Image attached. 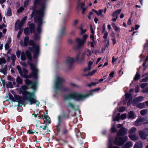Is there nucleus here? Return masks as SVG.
<instances>
[{"label": "nucleus", "mask_w": 148, "mask_h": 148, "mask_svg": "<svg viewBox=\"0 0 148 148\" xmlns=\"http://www.w3.org/2000/svg\"><path fill=\"white\" fill-rule=\"evenodd\" d=\"M32 52H34L33 58L34 59H36L38 58L40 52L39 47H36V48L33 49V51Z\"/></svg>", "instance_id": "11"}, {"label": "nucleus", "mask_w": 148, "mask_h": 148, "mask_svg": "<svg viewBox=\"0 0 148 148\" xmlns=\"http://www.w3.org/2000/svg\"><path fill=\"white\" fill-rule=\"evenodd\" d=\"M126 115L125 113L121 114L120 117V118L122 120H124L126 118Z\"/></svg>", "instance_id": "49"}, {"label": "nucleus", "mask_w": 148, "mask_h": 148, "mask_svg": "<svg viewBox=\"0 0 148 148\" xmlns=\"http://www.w3.org/2000/svg\"><path fill=\"white\" fill-rule=\"evenodd\" d=\"M35 25L34 23H31L29 25V30L30 33H34L35 32Z\"/></svg>", "instance_id": "17"}, {"label": "nucleus", "mask_w": 148, "mask_h": 148, "mask_svg": "<svg viewBox=\"0 0 148 148\" xmlns=\"http://www.w3.org/2000/svg\"><path fill=\"white\" fill-rule=\"evenodd\" d=\"M138 134L139 136L143 140H145L147 138V136L144 130L140 131Z\"/></svg>", "instance_id": "16"}, {"label": "nucleus", "mask_w": 148, "mask_h": 148, "mask_svg": "<svg viewBox=\"0 0 148 148\" xmlns=\"http://www.w3.org/2000/svg\"><path fill=\"white\" fill-rule=\"evenodd\" d=\"M6 63V60L4 57L0 58V65L2 64H5Z\"/></svg>", "instance_id": "40"}, {"label": "nucleus", "mask_w": 148, "mask_h": 148, "mask_svg": "<svg viewBox=\"0 0 148 148\" xmlns=\"http://www.w3.org/2000/svg\"><path fill=\"white\" fill-rule=\"evenodd\" d=\"M108 33L106 32L103 36V38L104 39V41L106 42L107 41V38L108 36Z\"/></svg>", "instance_id": "47"}, {"label": "nucleus", "mask_w": 148, "mask_h": 148, "mask_svg": "<svg viewBox=\"0 0 148 148\" xmlns=\"http://www.w3.org/2000/svg\"><path fill=\"white\" fill-rule=\"evenodd\" d=\"M79 53H78L76 55L75 60L73 57H68L69 59L66 60V64H69L70 65V68L72 67V64L75 61L79 63H82L84 59V55H82L80 58H79Z\"/></svg>", "instance_id": "8"}, {"label": "nucleus", "mask_w": 148, "mask_h": 148, "mask_svg": "<svg viewBox=\"0 0 148 148\" xmlns=\"http://www.w3.org/2000/svg\"><path fill=\"white\" fill-rule=\"evenodd\" d=\"M14 78L11 75H8L7 77V79L8 80L11 81L14 80Z\"/></svg>", "instance_id": "48"}, {"label": "nucleus", "mask_w": 148, "mask_h": 148, "mask_svg": "<svg viewBox=\"0 0 148 148\" xmlns=\"http://www.w3.org/2000/svg\"><path fill=\"white\" fill-rule=\"evenodd\" d=\"M76 40L77 43V47L78 48H80L84 46V44L85 42L84 40L78 38Z\"/></svg>", "instance_id": "15"}, {"label": "nucleus", "mask_w": 148, "mask_h": 148, "mask_svg": "<svg viewBox=\"0 0 148 148\" xmlns=\"http://www.w3.org/2000/svg\"><path fill=\"white\" fill-rule=\"evenodd\" d=\"M140 90V87L139 86L137 85L135 88V92L136 93H138Z\"/></svg>", "instance_id": "56"}, {"label": "nucleus", "mask_w": 148, "mask_h": 148, "mask_svg": "<svg viewBox=\"0 0 148 148\" xmlns=\"http://www.w3.org/2000/svg\"><path fill=\"white\" fill-rule=\"evenodd\" d=\"M24 10V9L23 7H20L17 10V13H20L21 12Z\"/></svg>", "instance_id": "44"}, {"label": "nucleus", "mask_w": 148, "mask_h": 148, "mask_svg": "<svg viewBox=\"0 0 148 148\" xmlns=\"http://www.w3.org/2000/svg\"><path fill=\"white\" fill-rule=\"evenodd\" d=\"M128 136L129 138L133 141H135L138 140L137 137L135 135L129 134Z\"/></svg>", "instance_id": "27"}, {"label": "nucleus", "mask_w": 148, "mask_h": 148, "mask_svg": "<svg viewBox=\"0 0 148 148\" xmlns=\"http://www.w3.org/2000/svg\"><path fill=\"white\" fill-rule=\"evenodd\" d=\"M11 58L12 60H16V56L13 53L11 54Z\"/></svg>", "instance_id": "58"}, {"label": "nucleus", "mask_w": 148, "mask_h": 148, "mask_svg": "<svg viewBox=\"0 0 148 148\" xmlns=\"http://www.w3.org/2000/svg\"><path fill=\"white\" fill-rule=\"evenodd\" d=\"M46 0H45L44 2L41 3L40 8L38 10L36 9L38 5L34 3L33 6L30 7V9L33 11L30 16L31 18H32L34 16L45 13L46 8Z\"/></svg>", "instance_id": "4"}, {"label": "nucleus", "mask_w": 148, "mask_h": 148, "mask_svg": "<svg viewBox=\"0 0 148 148\" xmlns=\"http://www.w3.org/2000/svg\"><path fill=\"white\" fill-rule=\"evenodd\" d=\"M143 97L142 96H139L136 97V99L133 100V102L136 103L137 102H141L143 100Z\"/></svg>", "instance_id": "26"}, {"label": "nucleus", "mask_w": 148, "mask_h": 148, "mask_svg": "<svg viewBox=\"0 0 148 148\" xmlns=\"http://www.w3.org/2000/svg\"><path fill=\"white\" fill-rule=\"evenodd\" d=\"M148 81V76L142 79L141 82H146Z\"/></svg>", "instance_id": "59"}, {"label": "nucleus", "mask_w": 148, "mask_h": 148, "mask_svg": "<svg viewBox=\"0 0 148 148\" xmlns=\"http://www.w3.org/2000/svg\"><path fill=\"white\" fill-rule=\"evenodd\" d=\"M8 96L9 97V99L12 100L13 101L14 97H13V95L10 93H8Z\"/></svg>", "instance_id": "52"}, {"label": "nucleus", "mask_w": 148, "mask_h": 148, "mask_svg": "<svg viewBox=\"0 0 148 148\" xmlns=\"http://www.w3.org/2000/svg\"><path fill=\"white\" fill-rule=\"evenodd\" d=\"M92 62L91 61H90L88 63V70H90L91 69V66L92 64Z\"/></svg>", "instance_id": "61"}, {"label": "nucleus", "mask_w": 148, "mask_h": 148, "mask_svg": "<svg viewBox=\"0 0 148 148\" xmlns=\"http://www.w3.org/2000/svg\"><path fill=\"white\" fill-rule=\"evenodd\" d=\"M114 71H112L111 72V73H110L109 77L111 79L114 77Z\"/></svg>", "instance_id": "53"}, {"label": "nucleus", "mask_w": 148, "mask_h": 148, "mask_svg": "<svg viewBox=\"0 0 148 148\" xmlns=\"http://www.w3.org/2000/svg\"><path fill=\"white\" fill-rule=\"evenodd\" d=\"M99 83V82H92L90 84H87V86L89 87H91L92 86H95L97 84Z\"/></svg>", "instance_id": "41"}, {"label": "nucleus", "mask_w": 148, "mask_h": 148, "mask_svg": "<svg viewBox=\"0 0 148 148\" xmlns=\"http://www.w3.org/2000/svg\"><path fill=\"white\" fill-rule=\"evenodd\" d=\"M126 144L129 148L131 147L133 145V144L131 141H128L126 142Z\"/></svg>", "instance_id": "50"}, {"label": "nucleus", "mask_w": 148, "mask_h": 148, "mask_svg": "<svg viewBox=\"0 0 148 148\" xmlns=\"http://www.w3.org/2000/svg\"><path fill=\"white\" fill-rule=\"evenodd\" d=\"M147 112V110L144 109L141 110L140 111V114L142 115H144Z\"/></svg>", "instance_id": "45"}, {"label": "nucleus", "mask_w": 148, "mask_h": 148, "mask_svg": "<svg viewBox=\"0 0 148 148\" xmlns=\"http://www.w3.org/2000/svg\"><path fill=\"white\" fill-rule=\"evenodd\" d=\"M45 13L34 16V20L35 23H38L36 28L37 32L38 33H41L42 25L43 24V18Z\"/></svg>", "instance_id": "7"}, {"label": "nucleus", "mask_w": 148, "mask_h": 148, "mask_svg": "<svg viewBox=\"0 0 148 148\" xmlns=\"http://www.w3.org/2000/svg\"><path fill=\"white\" fill-rule=\"evenodd\" d=\"M41 33H38L37 32V33H36L35 32L34 33V39L35 40H37L40 39V36L39 35Z\"/></svg>", "instance_id": "30"}, {"label": "nucleus", "mask_w": 148, "mask_h": 148, "mask_svg": "<svg viewBox=\"0 0 148 148\" xmlns=\"http://www.w3.org/2000/svg\"><path fill=\"white\" fill-rule=\"evenodd\" d=\"M45 1V0H35L34 3L38 5H40V6L41 3Z\"/></svg>", "instance_id": "29"}, {"label": "nucleus", "mask_w": 148, "mask_h": 148, "mask_svg": "<svg viewBox=\"0 0 148 148\" xmlns=\"http://www.w3.org/2000/svg\"><path fill=\"white\" fill-rule=\"evenodd\" d=\"M10 47L9 46V44L6 43L5 45V50H8L10 48Z\"/></svg>", "instance_id": "62"}, {"label": "nucleus", "mask_w": 148, "mask_h": 148, "mask_svg": "<svg viewBox=\"0 0 148 148\" xmlns=\"http://www.w3.org/2000/svg\"><path fill=\"white\" fill-rule=\"evenodd\" d=\"M23 32V30H20L19 32H18L17 36V38H19L20 36H21V34Z\"/></svg>", "instance_id": "57"}, {"label": "nucleus", "mask_w": 148, "mask_h": 148, "mask_svg": "<svg viewBox=\"0 0 148 148\" xmlns=\"http://www.w3.org/2000/svg\"><path fill=\"white\" fill-rule=\"evenodd\" d=\"M131 95V93H126L125 94V100L127 101L130 98Z\"/></svg>", "instance_id": "42"}, {"label": "nucleus", "mask_w": 148, "mask_h": 148, "mask_svg": "<svg viewBox=\"0 0 148 148\" xmlns=\"http://www.w3.org/2000/svg\"><path fill=\"white\" fill-rule=\"evenodd\" d=\"M89 95L88 94H83L74 91L70 94L64 95V100L72 99L76 101H79L84 100Z\"/></svg>", "instance_id": "3"}, {"label": "nucleus", "mask_w": 148, "mask_h": 148, "mask_svg": "<svg viewBox=\"0 0 148 148\" xmlns=\"http://www.w3.org/2000/svg\"><path fill=\"white\" fill-rule=\"evenodd\" d=\"M6 87L8 88H13V85L11 82H9L8 83L6 84Z\"/></svg>", "instance_id": "33"}, {"label": "nucleus", "mask_w": 148, "mask_h": 148, "mask_svg": "<svg viewBox=\"0 0 148 148\" xmlns=\"http://www.w3.org/2000/svg\"><path fill=\"white\" fill-rule=\"evenodd\" d=\"M43 119L45 123L49 124L51 123V120L50 118L48 115H44Z\"/></svg>", "instance_id": "18"}, {"label": "nucleus", "mask_w": 148, "mask_h": 148, "mask_svg": "<svg viewBox=\"0 0 148 148\" xmlns=\"http://www.w3.org/2000/svg\"><path fill=\"white\" fill-rule=\"evenodd\" d=\"M29 45L32 46V47H28V49L31 52H32L33 49H35L36 47H39L38 45H36L34 41L32 40H29Z\"/></svg>", "instance_id": "12"}, {"label": "nucleus", "mask_w": 148, "mask_h": 148, "mask_svg": "<svg viewBox=\"0 0 148 148\" xmlns=\"http://www.w3.org/2000/svg\"><path fill=\"white\" fill-rule=\"evenodd\" d=\"M145 119L144 118L138 117L137 120L135 121V125L138 126L139 125V123L145 121Z\"/></svg>", "instance_id": "22"}, {"label": "nucleus", "mask_w": 148, "mask_h": 148, "mask_svg": "<svg viewBox=\"0 0 148 148\" xmlns=\"http://www.w3.org/2000/svg\"><path fill=\"white\" fill-rule=\"evenodd\" d=\"M128 114V116L129 119H133L134 117V114L133 111H130Z\"/></svg>", "instance_id": "28"}, {"label": "nucleus", "mask_w": 148, "mask_h": 148, "mask_svg": "<svg viewBox=\"0 0 148 148\" xmlns=\"http://www.w3.org/2000/svg\"><path fill=\"white\" fill-rule=\"evenodd\" d=\"M16 68L18 71L19 73L22 72L21 68L19 65H17L16 66Z\"/></svg>", "instance_id": "64"}, {"label": "nucleus", "mask_w": 148, "mask_h": 148, "mask_svg": "<svg viewBox=\"0 0 148 148\" xmlns=\"http://www.w3.org/2000/svg\"><path fill=\"white\" fill-rule=\"evenodd\" d=\"M25 53L27 59L30 61L29 62L31 63V62H32V61L31 53L29 51L27 50L25 51ZM27 62L28 63V62Z\"/></svg>", "instance_id": "19"}, {"label": "nucleus", "mask_w": 148, "mask_h": 148, "mask_svg": "<svg viewBox=\"0 0 148 148\" xmlns=\"http://www.w3.org/2000/svg\"><path fill=\"white\" fill-rule=\"evenodd\" d=\"M127 133V130L124 127H123L119 130L116 135L120 136H124L126 135Z\"/></svg>", "instance_id": "10"}, {"label": "nucleus", "mask_w": 148, "mask_h": 148, "mask_svg": "<svg viewBox=\"0 0 148 148\" xmlns=\"http://www.w3.org/2000/svg\"><path fill=\"white\" fill-rule=\"evenodd\" d=\"M21 59L22 61H25L26 59V57L24 51H23L21 53Z\"/></svg>", "instance_id": "31"}, {"label": "nucleus", "mask_w": 148, "mask_h": 148, "mask_svg": "<svg viewBox=\"0 0 148 148\" xmlns=\"http://www.w3.org/2000/svg\"><path fill=\"white\" fill-rule=\"evenodd\" d=\"M66 28L64 27H62L59 32V36L60 37L64 36L66 34Z\"/></svg>", "instance_id": "23"}, {"label": "nucleus", "mask_w": 148, "mask_h": 148, "mask_svg": "<svg viewBox=\"0 0 148 148\" xmlns=\"http://www.w3.org/2000/svg\"><path fill=\"white\" fill-rule=\"evenodd\" d=\"M97 71L96 70H95L92 71L91 72H89L87 74L84 75V76H88V75L92 76L94 75L96 72Z\"/></svg>", "instance_id": "36"}, {"label": "nucleus", "mask_w": 148, "mask_h": 148, "mask_svg": "<svg viewBox=\"0 0 148 148\" xmlns=\"http://www.w3.org/2000/svg\"><path fill=\"white\" fill-rule=\"evenodd\" d=\"M64 82V79L60 77H58L56 79L55 84V90L56 93L57 94L58 90H63L66 91L68 90V89L64 88L63 84Z\"/></svg>", "instance_id": "6"}, {"label": "nucleus", "mask_w": 148, "mask_h": 148, "mask_svg": "<svg viewBox=\"0 0 148 148\" xmlns=\"http://www.w3.org/2000/svg\"><path fill=\"white\" fill-rule=\"evenodd\" d=\"M121 12V9H118L113 13L112 14V16L113 17H116L117 18L118 17V15Z\"/></svg>", "instance_id": "25"}, {"label": "nucleus", "mask_w": 148, "mask_h": 148, "mask_svg": "<svg viewBox=\"0 0 148 148\" xmlns=\"http://www.w3.org/2000/svg\"><path fill=\"white\" fill-rule=\"evenodd\" d=\"M29 37L27 36H25L24 38V42L21 40L20 42L21 45L22 47L24 46L25 47L27 46L29 41Z\"/></svg>", "instance_id": "13"}, {"label": "nucleus", "mask_w": 148, "mask_h": 148, "mask_svg": "<svg viewBox=\"0 0 148 148\" xmlns=\"http://www.w3.org/2000/svg\"><path fill=\"white\" fill-rule=\"evenodd\" d=\"M136 130V129L135 127H132L129 131V133L131 134L132 133H134Z\"/></svg>", "instance_id": "37"}, {"label": "nucleus", "mask_w": 148, "mask_h": 148, "mask_svg": "<svg viewBox=\"0 0 148 148\" xmlns=\"http://www.w3.org/2000/svg\"><path fill=\"white\" fill-rule=\"evenodd\" d=\"M111 130L112 133H115L117 131V130L116 129L115 127L114 126L112 127Z\"/></svg>", "instance_id": "46"}, {"label": "nucleus", "mask_w": 148, "mask_h": 148, "mask_svg": "<svg viewBox=\"0 0 148 148\" xmlns=\"http://www.w3.org/2000/svg\"><path fill=\"white\" fill-rule=\"evenodd\" d=\"M148 84L147 83H142L140 84V87L141 88H144L148 85Z\"/></svg>", "instance_id": "55"}, {"label": "nucleus", "mask_w": 148, "mask_h": 148, "mask_svg": "<svg viewBox=\"0 0 148 148\" xmlns=\"http://www.w3.org/2000/svg\"><path fill=\"white\" fill-rule=\"evenodd\" d=\"M108 148H120L119 147L114 146H113L112 142L110 140H109V144L108 147Z\"/></svg>", "instance_id": "34"}, {"label": "nucleus", "mask_w": 148, "mask_h": 148, "mask_svg": "<svg viewBox=\"0 0 148 148\" xmlns=\"http://www.w3.org/2000/svg\"><path fill=\"white\" fill-rule=\"evenodd\" d=\"M6 15L8 16H11L12 15V10L10 7L8 8Z\"/></svg>", "instance_id": "32"}, {"label": "nucleus", "mask_w": 148, "mask_h": 148, "mask_svg": "<svg viewBox=\"0 0 148 148\" xmlns=\"http://www.w3.org/2000/svg\"><path fill=\"white\" fill-rule=\"evenodd\" d=\"M24 33L26 35H28L29 34V29L28 27L25 28L24 30Z\"/></svg>", "instance_id": "39"}, {"label": "nucleus", "mask_w": 148, "mask_h": 148, "mask_svg": "<svg viewBox=\"0 0 148 148\" xmlns=\"http://www.w3.org/2000/svg\"><path fill=\"white\" fill-rule=\"evenodd\" d=\"M145 105L144 103H139L137 105V107L140 109H142L145 107Z\"/></svg>", "instance_id": "38"}, {"label": "nucleus", "mask_w": 148, "mask_h": 148, "mask_svg": "<svg viewBox=\"0 0 148 148\" xmlns=\"http://www.w3.org/2000/svg\"><path fill=\"white\" fill-rule=\"evenodd\" d=\"M27 18V16H25L24 17L22 20H21V22H20L19 20H17L15 24V25L17 23V22H18V25L19 27H21L22 26H23L24 24L25 23L26 21V20Z\"/></svg>", "instance_id": "14"}, {"label": "nucleus", "mask_w": 148, "mask_h": 148, "mask_svg": "<svg viewBox=\"0 0 148 148\" xmlns=\"http://www.w3.org/2000/svg\"><path fill=\"white\" fill-rule=\"evenodd\" d=\"M16 56L18 58H19L21 54V52L19 50H17L16 53Z\"/></svg>", "instance_id": "63"}, {"label": "nucleus", "mask_w": 148, "mask_h": 148, "mask_svg": "<svg viewBox=\"0 0 148 148\" xmlns=\"http://www.w3.org/2000/svg\"><path fill=\"white\" fill-rule=\"evenodd\" d=\"M140 76V75L138 72H136V73L135 76L134 78V80L135 81H136L138 80L139 79Z\"/></svg>", "instance_id": "35"}, {"label": "nucleus", "mask_w": 148, "mask_h": 148, "mask_svg": "<svg viewBox=\"0 0 148 148\" xmlns=\"http://www.w3.org/2000/svg\"><path fill=\"white\" fill-rule=\"evenodd\" d=\"M128 138L127 136L122 137L116 135L114 141V144L116 145L121 146L126 142Z\"/></svg>", "instance_id": "9"}, {"label": "nucleus", "mask_w": 148, "mask_h": 148, "mask_svg": "<svg viewBox=\"0 0 148 148\" xmlns=\"http://www.w3.org/2000/svg\"><path fill=\"white\" fill-rule=\"evenodd\" d=\"M16 82L17 84L16 85V87H19V85L23 83V79L19 76H17L16 79Z\"/></svg>", "instance_id": "21"}, {"label": "nucleus", "mask_w": 148, "mask_h": 148, "mask_svg": "<svg viewBox=\"0 0 148 148\" xmlns=\"http://www.w3.org/2000/svg\"><path fill=\"white\" fill-rule=\"evenodd\" d=\"M28 64L30 66L32 72L29 75H27V74H24V78L26 79L25 81L26 85H24L21 86L19 90V93L23 95V99L27 100L30 102L31 105L36 103V105L39 106L40 102L36 100L34 98L35 97L34 93L30 92L27 90L29 89L28 86L30 85L31 86V88L33 90H35L36 89V82H33L28 79V78H31L32 77H34L35 79L37 78L38 70L33 63L28 62Z\"/></svg>", "instance_id": "1"}, {"label": "nucleus", "mask_w": 148, "mask_h": 148, "mask_svg": "<svg viewBox=\"0 0 148 148\" xmlns=\"http://www.w3.org/2000/svg\"><path fill=\"white\" fill-rule=\"evenodd\" d=\"M85 2H81L80 3V5L79 7H80L81 9L83 8H84V6H85Z\"/></svg>", "instance_id": "60"}, {"label": "nucleus", "mask_w": 148, "mask_h": 148, "mask_svg": "<svg viewBox=\"0 0 148 148\" xmlns=\"http://www.w3.org/2000/svg\"><path fill=\"white\" fill-rule=\"evenodd\" d=\"M120 117L119 115L116 116L115 118L113 119V121H119L120 119Z\"/></svg>", "instance_id": "51"}, {"label": "nucleus", "mask_w": 148, "mask_h": 148, "mask_svg": "<svg viewBox=\"0 0 148 148\" xmlns=\"http://www.w3.org/2000/svg\"><path fill=\"white\" fill-rule=\"evenodd\" d=\"M55 130L56 132V135L60 134L62 136H66L69 133V130L66 123H61V119L59 117V121L57 125L55 126Z\"/></svg>", "instance_id": "2"}, {"label": "nucleus", "mask_w": 148, "mask_h": 148, "mask_svg": "<svg viewBox=\"0 0 148 148\" xmlns=\"http://www.w3.org/2000/svg\"><path fill=\"white\" fill-rule=\"evenodd\" d=\"M14 96V100H13V101L15 102H17L18 103L19 102V101L21 99H23V97H21L19 96L18 95H15ZM24 100V99H23Z\"/></svg>", "instance_id": "24"}, {"label": "nucleus", "mask_w": 148, "mask_h": 148, "mask_svg": "<svg viewBox=\"0 0 148 148\" xmlns=\"http://www.w3.org/2000/svg\"><path fill=\"white\" fill-rule=\"evenodd\" d=\"M125 110V108L124 107H119V111L120 112H123Z\"/></svg>", "instance_id": "54"}, {"label": "nucleus", "mask_w": 148, "mask_h": 148, "mask_svg": "<svg viewBox=\"0 0 148 148\" xmlns=\"http://www.w3.org/2000/svg\"><path fill=\"white\" fill-rule=\"evenodd\" d=\"M7 69H5L3 68H2V70L0 71V72L3 73L4 75H5L7 74Z\"/></svg>", "instance_id": "43"}, {"label": "nucleus", "mask_w": 148, "mask_h": 148, "mask_svg": "<svg viewBox=\"0 0 148 148\" xmlns=\"http://www.w3.org/2000/svg\"><path fill=\"white\" fill-rule=\"evenodd\" d=\"M143 144L142 142L139 141L136 142L134 145L133 148H142Z\"/></svg>", "instance_id": "20"}, {"label": "nucleus", "mask_w": 148, "mask_h": 148, "mask_svg": "<svg viewBox=\"0 0 148 148\" xmlns=\"http://www.w3.org/2000/svg\"><path fill=\"white\" fill-rule=\"evenodd\" d=\"M66 110L68 112V113H66L64 111H63L62 112L61 115L58 116V121H59V117H60L61 119V121L62 119H68L70 118V116L69 113L72 112V110H71V108L73 110H74L75 108V104L71 102H68L66 106H65Z\"/></svg>", "instance_id": "5"}]
</instances>
